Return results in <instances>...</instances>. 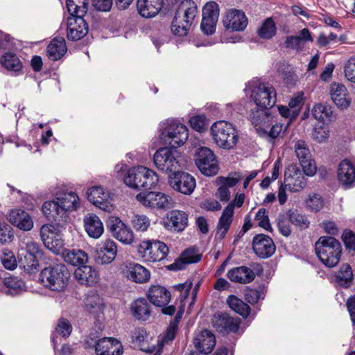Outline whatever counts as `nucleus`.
I'll return each instance as SVG.
<instances>
[{"instance_id": "nucleus-1", "label": "nucleus", "mask_w": 355, "mask_h": 355, "mask_svg": "<svg viewBox=\"0 0 355 355\" xmlns=\"http://www.w3.org/2000/svg\"><path fill=\"white\" fill-rule=\"evenodd\" d=\"M197 14V6L192 0H184L176 10L171 25V31L175 35H186Z\"/></svg>"}, {"instance_id": "nucleus-2", "label": "nucleus", "mask_w": 355, "mask_h": 355, "mask_svg": "<svg viewBox=\"0 0 355 355\" xmlns=\"http://www.w3.org/2000/svg\"><path fill=\"white\" fill-rule=\"evenodd\" d=\"M245 89L250 92L251 98L261 109L271 108L277 101L276 90L269 83L254 79L248 83Z\"/></svg>"}, {"instance_id": "nucleus-3", "label": "nucleus", "mask_w": 355, "mask_h": 355, "mask_svg": "<svg viewBox=\"0 0 355 355\" xmlns=\"http://www.w3.org/2000/svg\"><path fill=\"white\" fill-rule=\"evenodd\" d=\"M317 256L326 266H336L340 259L342 247L340 243L332 236H321L315 243Z\"/></svg>"}, {"instance_id": "nucleus-4", "label": "nucleus", "mask_w": 355, "mask_h": 355, "mask_svg": "<svg viewBox=\"0 0 355 355\" xmlns=\"http://www.w3.org/2000/svg\"><path fill=\"white\" fill-rule=\"evenodd\" d=\"M69 273L64 264L44 268L40 273L39 280L46 288L53 291H62L67 285Z\"/></svg>"}, {"instance_id": "nucleus-5", "label": "nucleus", "mask_w": 355, "mask_h": 355, "mask_svg": "<svg viewBox=\"0 0 355 355\" xmlns=\"http://www.w3.org/2000/svg\"><path fill=\"white\" fill-rule=\"evenodd\" d=\"M160 136L171 148H177L187 140L188 129L178 120L167 119L160 124Z\"/></svg>"}, {"instance_id": "nucleus-6", "label": "nucleus", "mask_w": 355, "mask_h": 355, "mask_svg": "<svg viewBox=\"0 0 355 355\" xmlns=\"http://www.w3.org/2000/svg\"><path fill=\"white\" fill-rule=\"evenodd\" d=\"M211 135L218 146L231 149L238 142V132L235 126L225 120L218 121L211 126Z\"/></svg>"}, {"instance_id": "nucleus-7", "label": "nucleus", "mask_w": 355, "mask_h": 355, "mask_svg": "<svg viewBox=\"0 0 355 355\" xmlns=\"http://www.w3.org/2000/svg\"><path fill=\"white\" fill-rule=\"evenodd\" d=\"M139 256L144 261L157 262L164 260L168 253V248L158 240H146L141 241L137 248Z\"/></svg>"}, {"instance_id": "nucleus-8", "label": "nucleus", "mask_w": 355, "mask_h": 355, "mask_svg": "<svg viewBox=\"0 0 355 355\" xmlns=\"http://www.w3.org/2000/svg\"><path fill=\"white\" fill-rule=\"evenodd\" d=\"M195 163L200 171L206 176L215 175L218 171L216 157L209 148L200 147L196 150Z\"/></svg>"}, {"instance_id": "nucleus-9", "label": "nucleus", "mask_w": 355, "mask_h": 355, "mask_svg": "<svg viewBox=\"0 0 355 355\" xmlns=\"http://www.w3.org/2000/svg\"><path fill=\"white\" fill-rule=\"evenodd\" d=\"M262 272V267L258 263H253L250 264V267L241 266L229 270L227 277L232 282L247 284L253 282L256 275H261Z\"/></svg>"}, {"instance_id": "nucleus-10", "label": "nucleus", "mask_w": 355, "mask_h": 355, "mask_svg": "<svg viewBox=\"0 0 355 355\" xmlns=\"http://www.w3.org/2000/svg\"><path fill=\"white\" fill-rule=\"evenodd\" d=\"M168 184L173 189L184 195H191L196 186L194 177L183 171L172 173L168 178Z\"/></svg>"}, {"instance_id": "nucleus-11", "label": "nucleus", "mask_w": 355, "mask_h": 355, "mask_svg": "<svg viewBox=\"0 0 355 355\" xmlns=\"http://www.w3.org/2000/svg\"><path fill=\"white\" fill-rule=\"evenodd\" d=\"M296 157L298 158L304 173L308 176H313L317 171L315 162L312 159L310 150L304 140H297L294 145Z\"/></svg>"}, {"instance_id": "nucleus-12", "label": "nucleus", "mask_w": 355, "mask_h": 355, "mask_svg": "<svg viewBox=\"0 0 355 355\" xmlns=\"http://www.w3.org/2000/svg\"><path fill=\"white\" fill-rule=\"evenodd\" d=\"M211 324L216 331L225 335L230 333H236L239 330L241 320L230 316L227 313L218 312L214 315Z\"/></svg>"}, {"instance_id": "nucleus-13", "label": "nucleus", "mask_w": 355, "mask_h": 355, "mask_svg": "<svg viewBox=\"0 0 355 355\" xmlns=\"http://www.w3.org/2000/svg\"><path fill=\"white\" fill-rule=\"evenodd\" d=\"M178 152L168 148L157 150L153 157L157 168L162 171L169 172L176 169L178 165Z\"/></svg>"}, {"instance_id": "nucleus-14", "label": "nucleus", "mask_w": 355, "mask_h": 355, "mask_svg": "<svg viewBox=\"0 0 355 355\" xmlns=\"http://www.w3.org/2000/svg\"><path fill=\"white\" fill-rule=\"evenodd\" d=\"M219 17V7L214 1L207 2L202 8V19L200 24L202 31L209 35L214 33Z\"/></svg>"}, {"instance_id": "nucleus-15", "label": "nucleus", "mask_w": 355, "mask_h": 355, "mask_svg": "<svg viewBox=\"0 0 355 355\" xmlns=\"http://www.w3.org/2000/svg\"><path fill=\"white\" fill-rule=\"evenodd\" d=\"M137 200L144 206L151 208L168 209L170 207L171 198L162 192L150 191L137 195Z\"/></svg>"}, {"instance_id": "nucleus-16", "label": "nucleus", "mask_w": 355, "mask_h": 355, "mask_svg": "<svg viewBox=\"0 0 355 355\" xmlns=\"http://www.w3.org/2000/svg\"><path fill=\"white\" fill-rule=\"evenodd\" d=\"M284 184L290 191L299 192L306 187V179L296 166L291 165L285 171Z\"/></svg>"}, {"instance_id": "nucleus-17", "label": "nucleus", "mask_w": 355, "mask_h": 355, "mask_svg": "<svg viewBox=\"0 0 355 355\" xmlns=\"http://www.w3.org/2000/svg\"><path fill=\"white\" fill-rule=\"evenodd\" d=\"M116 253V245L113 240H103L96 247V261L101 264L110 263L114 260Z\"/></svg>"}, {"instance_id": "nucleus-18", "label": "nucleus", "mask_w": 355, "mask_h": 355, "mask_svg": "<svg viewBox=\"0 0 355 355\" xmlns=\"http://www.w3.org/2000/svg\"><path fill=\"white\" fill-rule=\"evenodd\" d=\"M252 248L254 253L261 259L271 257L275 252L276 247L272 239L263 234L254 236L252 240Z\"/></svg>"}, {"instance_id": "nucleus-19", "label": "nucleus", "mask_w": 355, "mask_h": 355, "mask_svg": "<svg viewBox=\"0 0 355 355\" xmlns=\"http://www.w3.org/2000/svg\"><path fill=\"white\" fill-rule=\"evenodd\" d=\"M223 23L226 29L232 31H243L248 25V18L244 12L232 9L225 13Z\"/></svg>"}, {"instance_id": "nucleus-20", "label": "nucleus", "mask_w": 355, "mask_h": 355, "mask_svg": "<svg viewBox=\"0 0 355 355\" xmlns=\"http://www.w3.org/2000/svg\"><path fill=\"white\" fill-rule=\"evenodd\" d=\"M88 33V26L83 17H69L67 19V37L71 41L83 38Z\"/></svg>"}, {"instance_id": "nucleus-21", "label": "nucleus", "mask_w": 355, "mask_h": 355, "mask_svg": "<svg viewBox=\"0 0 355 355\" xmlns=\"http://www.w3.org/2000/svg\"><path fill=\"white\" fill-rule=\"evenodd\" d=\"M96 355H121V343L116 338L104 337L99 339L95 345Z\"/></svg>"}, {"instance_id": "nucleus-22", "label": "nucleus", "mask_w": 355, "mask_h": 355, "mask_svg": "<svg viewBox=\"0 0 355 355\" xmlns=\"http://www.w3.org/2000/svg\"><path fill=\"white\" fill-rule=\"evenodd\" d=\"M109 225L110 232L116 239L125 244H130L133 241L132 230L119 218L110 220Z\"/></svg>"}, {"instance_id": "nucleus-23", "label": "nucleus", "mask_w": 355, "mask_h": 355, "mask_svg": "<svg viewBox=\"0 0 355 355\" xmlns=\"http://www.w3.org/2000/svg\"><path fill=\"white\" fill-rule=\"evenodd\" d=\"M124 272L128 279L137 284H144L149 281L150 278V271L136 263H128L125 266Z\"/></svg>"}, {"instance_id": "nucleus-24", "label": "nucleus", "mask_w": 355, "mask_h": 355, "mask_svg": "<svg viewBox=\"0 0 355 355\" xmlns=\"http://www.w3.org/2000/svg\"><path fill=\"white\" fill-rule=\"evenodd\" d=\"M252 123L256 128L257 132L261 136H266L270 128L273 123V118L263 110L252 111L250 114Z\"/></svg>"}, {"instance_id": "nucleus-25", "label": "nucleus", "mask_w": 355, "mask_h": 355, "mask_svg": "<svg viewBox=\"0 0 355 355\" xmlns=\"http://www.w3.org/2000/svg\"><path fill=\"white\" fill-rule=\"evenodd\" d=\"M338 178L347 188L355 186V166L349 159H345L339 164Z\"/></svg>"}, {"instance_id": "nucleus-26", "label": "nucleus", "mask_w": 355, "mask_h": 355, "mask_svg": "<svg viewBox=\"0 0 355 355\" xmlns=\"http://www.w3.org/2000/svg\"><path fill=\"white\" fill-rule=\"evenodd\" d=\"M331 98L336 105L346 109L351 103V98L346 87L342 83H333L330 87Z\"/></svg>"}, {"instance_id": "nucleus-27", "label": "nucleus", "mask_w": 355, "mask_h": 355, "mask_svg": "<svg viewBox=\"0 0 355 355\" xmlns=\"http://www.w3.org/2000/svg\"><path fill=\"white\" fill-rule=\"evenodd\" d=\"M87 199L101 209L107 211L110 209L109 193L101 186H94L87 191Z\"/></svg>"}, {"instance_id": "nucleus-28", "label": "nucleus", "mask_w": 355, "mask_h": 355, "mask_svg": "<svg viewBox=\"0 0 355 355\" xmlns=\"http://www.w3.org/2000/svg\"><path fill=\"white\" fill-rule=\"evenodd\" d=\"M164 0H137V9L144 18H153L161 10Z\"/></svg>"}, {"instance_id": "nucleus-29", "label": "nucleus", "mask_w": 355, "mask_h": 355, "mask_svg": "<svg viewBox=\"0 0 355 355\" xmlns=\"http://www.w3.org/2000/svg\"><path fill=\"white\" fill-rule=\"evenodd\" d=\"M195 347L201 353L208 354L216 345V338L214 334L208 330L203 329L194 339Z\"/></svg>"}, {"instance_id": "nucleus-30", "label": "nucleus", "mask_w": 355, "mask_h": 355, "mask_svg": "<svg viewBox=\"0 0 355 355\" xmlns=\"http://www.w3.org/2000/svg\"><path fill=\"white\" fill-rule=\"evenodd\" d=\"M148 300L156 306L166 305L171 299V293L164 286L152 285L148 290Z\"/></svg>"}, {"instance_id": "nucleus-31", "label": "nucleus", "mask_w": 355, "mask_h": 355, "mask_svg": "<svg viewBox=\"0 0 355 355\" xmlns=\"http://www.w3.org/2000/svg\"><path fill=\"white\" fill-rule=\"evenodd\" d=\"M8 220L12 225L24 231H29L33 227V221L29 214L19 209L11 210Z\"/></svg>"}, {"instance_id": "nucleus-32", "label": "nucleus", "mask_w": 355, "mask_h": 355, "mask_svg": "<svg viewBox=\"0 0 355 355\" xmlns=\"http://www.w3.org/2000/svg\"><path fill=\"white\" fill-rule=\"evenodd\" d=\"M74 277L81 284L88 286L96 284L98 279L97 272L89 266H79L74 271Z\"/></svg>"}, {"instance_id": "nucleus-33", "label": "nucleus", "mask_w": 355, "mask_h": 355, "mask_svg": "<svg viewBox=\"0 0 355 355\" xmlns=\"http://www.w3.org/2000/svg\"><path fill=\"white\" fill-rule=\"evenodd\" d=\"M188 225L187 214L180 210H172L168 214L166 226L173 231L182 232Z\"/></svg>"}, {"instance_id": "nucleus-34", "label": "nucleus", "mask_w": 355, "mask_h": 355, "mask_svg": "<svg viewBox=\"0 0 355 355\" xmlns=\"http://www.w3.org/2000/svg\"><path fill=\"white\" fill-rule=\"evenodd\" d=\"M84 227L89 236L98 239L104 232L102 221L94 214H89L84 217Z\"/></svg>"}, {"instance_id": "nucleus-35", "label": "nucleus", "mask_w": 355, "mask_h": 355, "mask_svg": "<svg viewBox=\"0 0 355 355\" xmlns=\"http://www.w3.org/2000/svg\"><path fill=\"white\" fill-rule=\"evenodd\" d=\"M67 49L64 39L55 37L47 46L46 55L51 60H58L66 53Z\"/></svg>"}, {"instance_id": "nucleus-36", "label": "nucleus", "mask_w": 355, "mask_h": 355, "mask_svg": "<svg viewBox=\"0 0 355 355\" xmlns=\"http://www.w3.org/2000/svg\"><path fill=\"white\" fill-rule=\"evenodd\" d=\"M313 38L307 28H303L298 36H288L285 40V46L287 49L300 51L303 48L304 42H311Z\"/></svg>"}, {"instance_id": "nucleus-37", "label": "nucleus", "mask_w": 355, "mask_h": 355, "mask_svg": "<svg viewBox=\"0 0 355 355\" xmlns=\"http://www.w3.org/2000/svg\"><path fill=\"white\" fill-rule=\"evenodd\" d=\"M131 311L133 316L139 320H146L150 315V306L144 298H139L131 304Z\"/></svg>"}, {"instance_id": "nucleus-38", "label": "nucleus", "mask_w": 355, "mask_h": 355, "mask_svg": "<svg viewBox=\"0 0 355 355\" xmlns=\"http://www.w3.org/2000/svg\"><path fill=\"white\" fill-rule=\"evenodd\" d=\"M234 213L232 205H228L223 210L217 225V234L220 239H223L226 235L233 221Z\"/></svg>"}, {"instance_id": "nucleus-39", "label": "nucleus", "mask_w": 355, "mask_h": 355, "mask_svg": "<svg viewBox=\"0 0 355 355\" xmlns=\"http://www.w3.org/2000/svg\"><path fill=\"white\" fill-rule=\"evenodd\" d=\"M56 200L61 207L60 211L65 216L67 211L76 209L79 205V198L73 192L64 193Z\"/></svg>"}, {"instance_id": "nucleus-40", "label": "nucleus", "mask_w": 355, "mask_h": 355, "mask_svg": "<svg viewBox=\"0 0 355 355\" xmlns=\"http://www.w3.org/2000/svg\"><path fill=\"white\" fill-rule=\"evenodd\" d=\"M62 254L64 261L73 266H82L88 261L87 254L80 249L65 250Z\"/></svg>"}, {"instance_id": "nucleus-41", "label": "nucleus", "mask_w": 355, "mask_h": 355, "mask_svg": "<svg viewBox=\"0 0 355 355\" xmlns=\"http://www.w3.org/2000/svg\"><path fill=\"white\" fill-rule=\"evenodd\" d=\"M60 209L61 207L56 198L51 201H46L42 205V212L49 220L60 221V218H64V214Z\"/></svg>"}, {"instance_id": "nucleus-42", "label": "nucleus", "mask_w": 355, "mask_h": 355, "mask_svg": "<svg viewBox=\"0 0 355 355\" xmlns=\"http://www.w3.org/2000/svg\"><path fill=\"white\" fill-rule=\"evenodd\" d=\"M142 166L128 169L123 176L124 183L129 187L141 189Z\"/></svg>"}, {"instance_id": "nucleus-43", "label": "nucleus", "mask_w": 355, "mask_h": 355, "mask_svg": "<svg viewBox=\"0 0 355 355\" xmlns=\"http://www.w3.org/2000/svg\"><path fill=\"white\" fill-rule=\"evenodd\" d=\"M5 291L7 295H17L26 290L25 283L17 277H9L4 279Z\"/></svg>"}, {"instance_id": "nucleus-44", "label": "nucleus", "mask_w": 355, "mask_h": 355, "mask_svg": "<svg viewBox=\"0 0 355 355\" xmlns=\"http://www.w3.org/2000/svg\"><path fill=\"white\" fill-rule=\"evenodd\" d=\"M66 6L69 17H84L87 12V0H67Z\"/></svg>"}, {"instance_id": "nucleus-45", "label": "nucleus", "mask_w": 355, "mask_h": 355, "mask_svg": "<svg viewBox=\"0 0 355 355\" xmlns=\"http://www.w3.org/2000/svg\"><path fill=\"white\" fill-rule=\"evenodd\" d=\"M39 260L33 256L25 252L21 248L19 252V266L23 268L28 273L35 272L39 266Z\"/></svg>"}, {"instance_id": "nucleus-46", "label": "nucleus", "mask_w": 355, "mask_h": 355, "mask_svg": "<svg viewBox=\"0 0 355 355\" xmlns=\"http://www.w3.org/2000/svg\"><path fill=\"white\" fill-rule=\"evenodd\" d=\"M1 63L4 68L10 71L17 72L22 69V62L13 53H6L1 59Z\"/></svg>"}, {"instance_id": "nucleus-47", "label": "nucleus", "mask_w": 355, "mask_h": 355, "mask_svg": "<svg viewBox=\"0 0 355 355\" xmlns=\"http://www.w3.org/2000/svg\"><path fill=\"white\" fill-rule=\"evenodd\" d=\"M336 282L340 286L348 288L353 279V273L349 264H343L335 275Z\"/></svg>"}, {"instance_id": "nucleus-48", "label": "nucleus", "mask_w": 355, "mask_h": 355, "mask_svg": "<svg viewBox=\"0 0 355 355\" xmlns=\"http://www.w3.org/2000/svg\"><path fill=\"white\" fill-rule=\"evenodd\" d=\"M142 171L141 189L149 190L154 188L158 183L159 178L157 173L145 166L140 168Z\"/></svg>"}, {"instance_id": "nucleus-49", "label": "nucleus", "mask_w": 355, "mask_h": 355, "mask_svg": "<svg viewBox=\"0 0 355 355\" xmlns=\"http://www.w3.org/2000/svg\"><path fill=\"white\" fill-rule=\"evenodd\" d=\"M312 115L315 119L324 122L331 120L332 111L330 107L318 103L313 107Z\"/></svg>"}, {"instance_id": "nucleus-50", "label": "nucleus", "mask_w": 355, "mask_h": 355, "mask_svg": "<svg viewBox=\"0 0 355 355\" xmlns=\"http://www.w3.org/2000/svg\"><path fill=\"white\" fill-rule=\"evenodd\" d=\"M276 26L272 18L266 19L258 30V35L263 39H270L276 33Z\"/></svg>"}, {"instance_id": "nucleus-51", "label": "nucleus", "mask_w": 355, "mask_h": 355, "mask_svg": "<svg viewBox=\"0 0 355 355\" xmlns=\"http://www.w3.org/2000/svg\"><path fill=\"white\" fill-rule=\"evenodd\" d=\"M287 216L291 223L298 227L301 230H305L309 227L310 222L305 215L300 214L297 211L288 210Z\"/></svg>"}, {"instance_id": "nucleus-52", "label": "nucleus", "mask_w": 355, "mask_h": 355, "mask_svg": "<svg viewBox=\"0 0 355 355\" xmlns=\"http://www.w3.org/2000/svg\"><path fill=\"white\" fill-rule=\"evenodd\" d=\"M202 254L199 253L197 248L192 247L185 250L180 256L184 263L189 264L198 263L201 259Z\"/></svg>"}, {"instance_id": "nucleus-53", "label": "nucleus", "mask_w": 355, "mask_h": 355, "mask_svg": "<svg viewBox=\"0 0 355 355\" xmlns=\"http://www.w3.org/2000/svg\"><path fill=\"white\" fill-rule=\"evenodd\" d=\"M60 233L59 228L51 224L44 225L40 228V237L44 245Z\"/></svg>"}, {"instance_id": "nucleus-54", "label": "nucleus", "mask_w": 355, "mask_h": 355, "mask_svg": "<svg viewBox=\"0 0 355 355\" xmlns=\"http://www.w3.org/2000/svg\"><path fill=\"white\" fill-rule=\"evenodd\" d=\"M132 225L135 230L144 232L150 226V220L145 215L135 214L132 218Z\"/></svg>"}, {"instance_id": "nucleus-55", "label": "nucleus", "mask_w": 355, "mask_h": 355, "mask_svg": "<svg viewBox=\"0 0 355 355\" xmlns=\"http://www.w3.org/2000/svg\"><path fill=\"white\" fill-rule=\"evenodd\" d=\"M25 252L33 256L35 258L40 261L43 257V250L39 243L30 241L25 243Z\"/></svg>"}, {"instance_id": "nucleus-56", "label": "nucleus", "mask_w": 355, "mask_h": 355, "mask_svg": "<svg viewBox=\"0 0 355 355\" xmlns=\"http://www.w3.org/2000/svg\"><path fill=\"white\" fill-rule=\"evenodd\" d=\"M44 245L53 253L59 254L64 247V241L60 233L47 241Z\"/></svg>"}, {"instance_id": "nucleus-57", "label": "nucleus", "mask_w": 355, "mask_h": 355, "mask_svg": "<svg viewBox=\"0 0 355 355\" xmlns=\"http://www.w3.org/2000/svg\"><path fill=\"white\" fill-rule=\"evenodd\" d=\"M291 220L288 217L282 215L278 217L277 226L279 232L284 236L288 237L291 235Z\"/></svg>"}, {"instance_id": "nucleus-58", "label": "nucleus", "mask_w": 355, "mask_h": 355, "mask_svg": "<svg viewBox=\"0 0 355 355\" xmlns=\"http://www.w3.org/2000/svg\"><path fill=\"white\" fill-rule=\"evenodd\" d=\"M1 262L3 267L8 270H12L17 266L16 258L10 251H4L1 257Z\"/></svg>"}, {"instance_id": "nucleus-59", "label": "nucleus", "mask_w": 355, "mask_h": 355, "mask_svg": "<svg viewBox=\"0 0 355 355\" xmlns=\"http://www.w3.org/2000/svg\"><path fill=\"white\" fill-rule=\"evenodd\" d=\"M254 219L259 222V225L261 227L266 230H270L271 229V225L268 216L266 215V210L265 208H260L258 210L255 215Z\"/></svg>"}, {"instance_id": "nucleus-60", "label": "nucleus", "mask_w": 355, "mask_h": 355, "mask_svg": "<svg viewBox=\"0 0 355 355\" xmlns=\"http://www.w3.org/2000/svg\"><path fill=\"white\" fill-rule=\"evenodd\" d=\"M56 332L63 337H68L72 331V327L68 320L65 318H60L58 320Z\"/></svg>"}, {"instance_id": "nucleus-61", "label": "nucleus", "mask_w": 355, "mask_h": 355, "mask_svg": "<svg viewBox=\"0 0 355 355\" xmlns=\"http://www.w3.org/2000/svg\"><path fill=\"white\" fill-rule=\"evenodd\" d=\"M306 205L311 210L318 211L323 207L324 202L320 196L313 194L306 201Z\"/></svg>"}, {"instance_id": "nucleus-62", "label": "nucleus", "mask_w": 355, "mask_h": 355, "mask_svg": "<svg viewBox=\"0 0 355 355\" xmlns=\"http://www.w3.org/2000/svg\"><path fill=\"white\" fill-rule=\"evenodd\" d=\"M329 137V130L327 128L320 126L314 128L313 138L315 141L321 143L326 141Z\"/></svg>"}, {"instance_id": "nucleus-63", "label": "nucleus", "mask_w": 355, "mask_h": 355, "mask_svg": "<svg viewBox=\"0 0 355 355\" xmlns=\"http://www.w3.org/2000/svg\"><path fill=\"white\" fill-rule=\"evenodd\" d=\"M191 127L197 132H202L205 129V117L196 115L189 119Z\"/></svg>"}, {"instance_id": "nucleus-64", "label": "nucleus", "mask_w": 355, "mask_h": 355, "mask_svg": "<svg viewBox=\"0 0 355 355\" xmlns=\"http://www.w3.org/2000/svg\"><path fill=\"white\" fill-rule=\"evenodd\" d=\"M345 75L347 79L355 83V57H352L348 60L345 66Z\"/></svg>"}]
</instances>
